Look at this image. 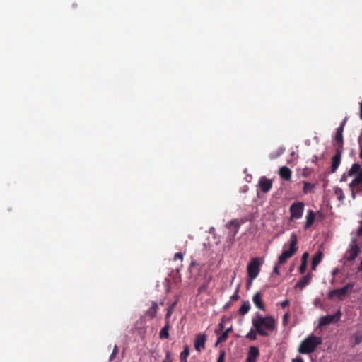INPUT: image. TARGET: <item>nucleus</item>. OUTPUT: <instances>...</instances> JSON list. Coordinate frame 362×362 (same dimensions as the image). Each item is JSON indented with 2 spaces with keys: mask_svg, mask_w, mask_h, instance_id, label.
I'll return each instance as SVG.
<instances>
[{
  "mask_svg": "<svg viewBox=\"0 0 362 362\" xmlns=\"http://www.w3.org/2000/svg\"><path fill=\"white\" fill-rule=\"evenodd\" d=\"M252 324L257 332L262 336L267 337L269 332H273L276 329V320L271 316H262L257 313L256 316L252 318Z\"/></svg>",
  "mask_w": 362,
  "mask_h": 362,
  "instance_id": "1",
  "label": "nucleus"
},
{
  "mask_svg": "<svg viewBox=\"0 0 362 362\" xmlns=\"http://www.w3.org/2000/svg\"><path fill=\"white\" fill-rule=\"evenodd\" d=\"M322 343L321 337L310 335L305 339L298 347V352L302 354L313 353L316 347Z\"/></svg>",
  "mask_w": 362,
  "mask_h": 362,
  "instance_id": "2",
  "label": "nucleus"
},
{
  "mask_svg": "<svg viewBox=\"0 0 362 362\" xmlns=\"http://www.w3.org/2000/svg\"><path fill=\"white\" fill-rule=\"evenodd\" d=\"M289 250H284L279 255L278 259V264L285 263L288 259L291 257L298 250V238L297 235L293 233L290 236Z\"/></svg>",
  "mask_w": 362,
  "mask_h": 362,
  "instance_id": "3",
  "label": "nucleus"
},
{
  "mask_svg": "<svg viewBox=\"0 0 362 362\" xmlns=\"http://www.w3.org/2000/svg\"><path fill=\"white\" fill-rule=\"evenodd\" d=\"M262 262L258 257H255L251 259L247 266V272L249 279L254 280L256 279L260 272V267Z\"/></svg>",
  "mask_w": 362,
  "mask_h": 362,
  "instance_id": "4",
  "label": "nucleus"
},
{
  "mask_svg": "<svg viewBox=\"0 0 362 362\" xmlns=\"http://www.w3.org/2000/svg\"><path fill=\"white\" fill-rule=\"evenodd\" d=\"M304 206L305 204L302 202L293 203L289 208L291 213L290 220L293 221L300 218L304 211Z\"/></svg>",
  "mask_w": 362,
  "mask_h": 362,
  "instance_id": "5",
  "label": "nucleus"
},
{
  "mask_svg": "<svg viewBox=\"0 0 362 362\" xmlns=\"http://www.w3.org/2000/svg\"><path fill=\"white\" fill-rule=\"evenodd\" d=\"M353 287H354V284L349 283L341 288L334 289V290L329 291L328 296L329 298H332L334 296H337L339 299H342L348 293L351 292Z\"/></svg>",
  "mask_w": 362,
  "mask_h": 362,
  "instance_id": "6",
  "label": "nucleus"
},
{
  "mask_svg": "<svg viewBox=\"0 0 362 362\" xmlns=\"http://www.w3.org/2000/svg\"><path fill=\"white\" fill-rule=\"evenodd\" d=\"M341 311L339 310L334 315H327L326 316H322L319 320V326H326L332 323L337 322L341 317Z\"/></svg>",
  "mask_w": 362,
  "mask_h": 362,
  "instance_id": "7",
  "label": "nucleus"
},
{
  "mask_svg": "<svg viewBox=\"0 0 362 362\" xmlns=\"http://www.w3.org/2000/svg\"><path fill=\"white\" fill-rule=\"evenodd\" d=\"M358 251L359 248L356 240H353L350 245V248L346 252L345 259L347 261H354L356 258Z\"/></svg>",
  "mask_w": 362,
  "mask_h": 362,
  "instance_id": "8",
  "label": "nucleus"
},
{
  "mask_svg": "<svg viewBox=\"0 0 362 362\" xmlns=\"http://www.w3.org/2000/svg\"><path fill=\"white\" fill-rule=\"evenodd\" d=\"M346 122V119H344L341 125L337 129L336 132L335 141L337 142V148H339L341 150L343 148V131Z\"/></svg>",
  "mask_w": 362,
  "mask_h": 362,
  "instance_id": "9",
  "label": "nucleus"
},
{
  "mask_svg": "<svg viewBox=\"0 0 362 362\" xmlns=\"http://www.w3.org/2000/svg\"><path fill=\"white\" fill-rule=\"evenodd\" d=\"M259 186L262 192L267 193L272 189V180L267 178L265 176H262L259 179Z\"/></svg>",
  "mask_w": 362,
  "mask_h": 362,
  "instance_id": "10",
  "label": "nucleus"
},
{
  "mask_svg": "<svg viewBox=\"0 0 362 362\" xmlns=\"http://www.w3.org/2000/svg\"><path fill=\"white\" fill-rule=\"evenodd\" d=\"M259 356V350L257 346H250L247 354L245 362H256Z\"/></svg>",
  "mask_w": 362,
  "mask_h": 362,
  "instance_id": "11",
  "label": "nucleus"
},
{
  "mask_svg": "<svg viewBox=\"0 0 362 362\" xmlns=\"http://www.w3.org/2000/svg\"><path fill=\"white\" fill-rule=\"evenodd\" d=\"M206 341V337L204 334H198L196 336V339L194 341V348L197 351H200L202 349H204L205 346V343Z\"/></svg>",
  "mask_w": 362,
  "mask_h": 362,
  "instance_id": "12",
  "label": "nucleus"
},
{
  "mask_svg": "<svg viewBox=\"0 0 362 362\" xmlns=\"http://www.w3.org/2000/svg\"><path fill=\"white\" fill-rule=\"evenodd\" d=\"M341 151L342 150L337 148L335 155L332 158V173H334L340 164Z\"/></svg>",
  "mask_w": 362,
  "mask_h": 362,
  "instance_id": "13",
  "label": "nucleus"
},
{
  "mask_svg": "<svg viewBox=\"0 0 362 362\" xmlns=\"http://www.w3.org/2000/svg\"><path fill=\"white\" fill-rule=\"evenodd\" d=\"M351 341L352 346L362 343V327H358L356 331L351 335Z\"/></svg>",
  "mask_w": 362,
  "mask_h": 362,
  "instance_id": "14",
  "label": "nucleus"
},
{
  "mask_svg": "<svg viewBox=\"0 0 362 362\" xmlns=\"http://www.w3.org/2000/svg\"><path fill=\"white\" fill-rule=\"evenodd\" d=\"M252 302L258 309L265 310V305L262 301V295L260 292L255 293L252 297Z\"/></svg>",
  "mask_w": 362,
  "mask_h": 362,
  "instance_id": "15",
  "label": "nucleus"
},
{
  "mask_svg": "<svg viewBox=\"0 0 362 362\" xmlns=\"http://www.w3.org/2000/svg\"><path fill=\"white\" fill-rule=\"evenodd\" d=\"M312 279V274L308 273L305 276H303L296 284V287L303 289L308 284H310Z\"/></svg>",
  "mask_w": 362,
  "mask_h": 362,
  "instance_id": "16",
  "label": "nucleus"
},
{
  "mask_svg": "<svg viewBox=\"0 0 362 362\" xmlns=\"http://www.w3.org/2000/svg\"><path fill=\"white\" fill-rule=\"evenodd\" d=\"M351 188H354L356 192L362 191V175H358L349 185Z\"/></svg>",
  "mask_w": 362,
  "mask_h": 362,
  "instance_id": "17",
  "label": "nucleus"
},
{
  "mask_svg": "<svg viewBox=\"0 0 362 362\" xmlns=\"http://www.w3.org/2000/svg\"><path fill=\"white\" fill-rule=\"evenodd\" d=\"M291 170L289 168L286 166H283L279 169V176L285 180H290L291 179Z\"/></svg>",
  "mask_w": 362,
  "mask_h": 362,
  "instance_id": "18",
  "label": "nucleus"
},
{
  "mask_svg": "<svg viewBox=\"0 0 362 362\" xmlns=\"http://www.w3.org/2000/svg\"><path fill=\"white\" fill-rule=\"evenodd\" d=\"M158 312V304L155 301H152L151 307L146 312V316H148L150 319H153L156 317Z\"/></svg>",
  "mask_w": 362,
  "mask_h": 362,
  "instance_id": "19",
  "label": "nucleus"
},
{
  "mask_svg": "<svg viewBox=\"0 0 362 362\" xmlns=\"http://www.w3.org/2000/svg\"><path fill=\"white\" fill-rule=\"evenodd\" d=\"M322 259V252H317L312 259L311 269L315 271L316 269L317 266L320 264Z\"/></svg>",
  "mask_w": 362,
  "mask_h": 362,
  "instance_id": "20",
  "label": "nucleus"
},
{
  "mask_svg": "<svg viewBox=\"0 0 362 362\" xmlns=\"http://www.w3.org/2000/svg\"><path fill=\"white\" fill-rule=\"evenodd\" d=\"M315 212L312 210H309L306 216V221L305 224V229L310 228L313 225L315 220Z\"/></svg>",
  "mask_w": 362,
  "mask_h": 362,
  "instance_id": "21",
  "label": "nucleus"
},
{
  "mask_svg": "<svg viewBox=\"0 0 362 362\" xmlns=\"http://www.w3.org/2000/svg\"><path fill=\"white\" fill-rule=\"evenodd\" d=\"M212 279V276H209V277H206L202 286L198 288V292L199 293L204 292H208L209 285Z\"/></svg>",
  "mask_w": 362,
  "mask_h": 362,
  "instance_id": "22",
  "label": "nucleus"
},
{
  "mask_svg": "<svg viewBox=\"0 0 362 362\" xmlns=\"http://www.w3.org/2000/svg\"><path fill=\"white\" fill-rule=\"evenodd\" d=\"M170 321H165V326L161 329L159 336L161 339H168L169 337Z\"/></svg>",
  "mask_w": 362,
  "mask_h": 362,
  "instance_id": "23",
  "label": "nucleus"
},
{
  "mask_svg": "<svg viewBox=\"0 0 362 362\" xmlns=\"http://www.w3.org/2000/svg\"><path fill=\"white\" fill-rule=\"evenodd\" d=\"M250 308H251L250 304L248 300L243 301L242 305L240 306V308L238 310V313L240 315H245V314H247L249 312V310H250Z\"/></svg>",
  "mask_w": 362,
  "mask_h": 362,
  "instance_id": "24",
  "label": "nucleus"
},
{
  "mask_svg": "<svg viewBox=\"0 0 362 362\" xmlns=\"http://www.w3.org/2000/svg\"><path fill=\"white\" fill-rule=\"evenodd\" d=\"M228 227L234 230L233 236H235L237 234V233L238 232V230H239V228H240L239 221L238 220H235V219L232 220L228 223Z\"/></svg>",
  "mask_w": 362,
  "mask_h": 362,
  "instance_id": "25",
  "label": "nucleus"
},
{
  "mask_svg": "<svg viewBox=\"0 0 362 362\" xmlns=\"http://www.w3.org/2000/svg\"><path fill=\"white\" fill-rule=\"evenodd\" d=\"M177 303V300H175L168 308L167 313L165 315V320L169 321L170 316L172 315L173 310Z\"/></svg>",
  "mask_w": 362,
  "mask_h": 362,
  "instance_id": "26",
  "label": "nucleus"
},
{
  "mask_svg": "<svg viewBox=\"0 0 362 362\" xmlns=\"http://www.w3.org/2000/svg\"><path fill=\"white\" fill-rule=\"evenodd\" d=\"M361 166L358 163H354L348 172V176H352L358 173H360Z\"/></svg>",
  "mask_w": 362,
  "mask_h": 362,
  "instance_id": "27",
  "label": "nucleus"
},
{
  "mask_svg": "<svg viewBox=\"0 0 362 362\" xmlns=\"http://www.w3.org/2000/svg\"><path fill=\"white\" fill-rule=\"evenodd\" d=\"M189 355V346L186 345L184 347L183 351L180 353V360L181 362H187V358Z\"/></svg>",
  "mask_w": 362,
  "mask_h": 362,
  "instance_id": "28",
  "label": "nucleus"
},
{
  "mask_svg": "<svg viewBox=\"0 0 362 362\" xmlns=\"http://www.w3.org/2000/svg\"><path fill=\"white\" fill-rule=\"evenodd\" d=\"M314 187L315 185L313 184L308 182H304L303 191L305 194H308L309 192H311Z\"/></svg>",
  "mask_w": 362,
  "mask_h": 362,
  "instance_id": "29",
  "label": "nucleus"
},
{
  "mask_svg": "<svg viewBox=\"0 0 362 362\" xmlns=\"http://www.w3.org/2000/svg\"><path fill=\"white\" fill-rule=\"evenodd\" d=\"M257 331L250 329V331L246 334L245 337L251 341L257 339Z\"/></svg>",
  "mask_w": 362,
  "mask_h": 362,
  "instance_id": "30",
  "label": "nucleus"
},
{
  "mask_svg": "<svg viewBox=\"0 0 362 362\" xmlns=\"http://www.w3.org/2000/svg\"><path fill=\"white\" fill-rule=\"evenodd\" d=\"M334 194L337 197V199L339 201H342L344 199V192H343V191H342V189L341 188L337 187L334 189Z\"/></svg>",
  "mask_w": 362,
  "mask_h": 362,
  "instance_id": "31",
  "label": "nucleus"
},
{
  "mask_svg": "<svg viewBox=\"0 0 362 362\" xmlns=\"http://www.w3.org/2000/svg\"><path fill=\"white\" fill-rule=\"evenodd\" d=\"M228 337V334H227V332H223L218 337V339H217V341H216V344H219V343H223L225 342L227 339Z\"/></svg>",
  "mask_w": 362,
  "mask_h": 362,
  "instance_id": "32",
  "label": "nucleus"
},
{
  "mask_svg": "<svg viewBox=\"0 0 362 362\" xmlns=\"http://www.w3.org/2000/svg\"><path fill=\"white\" fill-rule=\"evenodd\" d=\"M118 346L117 345H115L112 352L109 357L110 361H112L116 357L117 354H118Z\"/></svg>",
  "mask_w": 362,
  "mask_h": 362,
  "instance_id": "33",
  "label": "nucleus"
},
{
  "mask_svg": "<svg viewBox=\"0 0 362 362\" xmlns=\"http://www.w3.org/2000/svg\"><path fill=\"white\" fill-rule=\"evenodd\" d=\"M162 362H173L171 358V354L169 350L165 351V359Z\"/></svg>",
  "mask_w": 362,
  "mask_h": 362,
  "instance_id": "34",
  "label": "nucleus"
},
{
  "mask_svg": "<svg viewBox=\"0 0 362 362\" xmlns=\"http://www.w3.org/2000/svg\"><path fill=\"white\" fill-rule=\"evenodd\" d=\"M307 269V263L301 262L300 266L299 267V272L300 274H304Z\"/></svg>",
  "mask_w": 362,
  "mask_h": 362,
  "instance_id": "35",
  "label": "nucleus"
},
{
  "mask_svg": "<svg viewBox=\"0 0 362 362\" xmlns=\"http://www.w3.org/2000/svg\"><path fill=\"white\" fill-rule=\"evenodd\" d=\"M308 257H309V253L307 252H305L302 255L301 262L307 263Z\"/></svg>",
  "mask_w": 362,
  "mask_h": 362,
  "instance_id": "36",
  "label": "nucleus"
},
{
  "mask_svg": "<svg viewBox=\"0 0 362 362\" xmlns=\"http://www.w3.org/2000/svg\"><path fill=\"white\" fill-rule=\"evenodd\" d=\"M290 315H289V313L287 312L286 313L284 316H283V324L285 325L288 323V318H289Z\"/></svg>",
  "mask_w": 362,
  "mask_h": 362,
  "instance_id": "37",
  "label": "nucleus"
},
{
  "mask_svg": "<svg viewBox=\"0 0 362 362\" xmlns=\"http://www.w3.org/2000/svg\"><path fill=\"white\" fill-rule=\"evenodd\" d=\"M224 360H225V352L221 351L219 354V356H218L216 362H224Z\"/></svg>",
  "mask_w": 362,
  "mask_h": 362,
  "instance_id": "38",
  "label": "nucleus"
},
{
  "mask_svg": "<svg viewBox=\"0 0 362 362\" xmlns=\"http://www.w3.org/2000/svg\"><path fill=\"white\" fill-rule=\"evenodd\" d=\"M290 304V301L288 299H286L285 300L282 301L281 303V306L282 308H285L286 307L288 306Z\"/></svg>",
  "mask_w": 362,
  "mask_h": 362,
  "instance_id": "39",
  "label": "nucleus"
},
{
  "mask_svg": "<svg viewBox=\"0 0 362 362\" xmlns=\"http://www.w3.org/2000/svg\"><path fill=\"white\" fill-rule=\"evenodd\" d=\"M223 320H224V317H222L221 322H220L218 325L219 329L216 330V334H218L220 331H222V329H223V327H223Z\"/></svg>",
  "mask_w": 362,
  "mask_h": 362,
  "instance_id": "40",
  "label": "nucleus"
},
{
  "mask_svg": "<svg viewBox=\"0 0 362 362\" xmlns=\"http://www.w3.org/2000/svg\"><path fill=\"white\" fill-rule=\"evenodd\" d=\"M180 259V260H182L183 259V255L181 253V252H177L175 256H174V259L176 260V259Z\"/></svg>",
  "mask_w": 362,
  "mask_h": 362,
  "instance_id": "41",
  "label": "nucleus"
},
{
  "mask_svg": "<svg viewBox=\"0 0 362 362\" xmlns=\"http://www.w3.org/2000/svg\"><path fill=\"white\" fill-rule=\"evenodd\" d=\"M280 264H278V262L276 264V265L274 266V269H273V272H272V274H275L276 275H279V265Z\"/></svg>",
  "mask_w": 362,
  "mask_h": 362,
  "instance_id": "42",
  "label": "nucleus"
},
{
  "mask_svg": "<svg viewBox=\"0 0 362 362\" xmlns=\"http://www.w3.org/2000/svg\"><path fill=\"white\" fill-rule=\"evenodd\" d=\"M239 298V296L238 293V290L235 291V293L230 297V301L237 300Z\"/></svg>",
  "mask_w": 362,
  "mask_h": 362,
  "instance_id": "43",
  "label": "nucleus"
},
{
  "mask_svg": "<svg viewBox=\"0 0 362 362\" xmlns=\"http://www.w3.org/2000/svg\"><path fill=\"white\" fill-rule=\"evenodd\" d=\"M292 362H305L301 356H297L296 358H293Z\"/></svg>",
  "mask_w": 362,
  "mask_h": 362,
  "instance_id": "44",
  "label": "nucleus"
},
{
  "mask_svg": "<svg viewBox=\"0 0 362 362\" xmlns=\"http://www.w3.org/2000/svg\"><path fill=\"white\" fill-rule=\"evenodd\" d=\"M231 305H232V302L231 301H229V302L226 303L225 304V305L223 306V310H227L228 308H229L230 307Z\"/></svg>",
  "mask_w": 362,
  "mask_h": 362,
  "instance_id": "45",
  "label": "nucleus"
},
{
  "mask_svg": "<svg viewBox=\"0 0 362 362\" xmlns=\"http://www.w3.org/2000/svg\"><path fill=\"white\" fill-rule=\"evenodd\" d=\"M351 197L353 199H355L356 198V189H354V188H351Z\"/></svg>",
  "mask_w": 362,
  "mask_h": 362,
  "instance_id": "46",
  "label": "nucleus"
},
{
  "mask_svg": "<svg viewBox=\"0 0 362 362\" xmlns=\"http://www.w3.org/2000/svg\"><path fill=\"white\" fill-rule=\"evenodd\" d=\"M357 233H358V235H362V221H361V226L358 229Z\"/></svg>",
  "mask_w": 362,
  "mask_h": 362,
  "instance_id": "47",
  "label": "nucleus"
},
{
  "mask_svg": "<svg viewBox=\"0 0 362 362\" xmlns=\"http://www.w3.org/2000/svg\"><path fill=\"white\" fill-rule=\"evenodd\" d=\"M284 151V148H280L279 150H278V153H277V156H279V155H281Z\"/></svg>",
  "mask_w": 362,
  "mask_h": 362,
  "instance_id": "48",
  "label": "nucleus"
},
{
  "mask_svg": "<svg viewBox=\"0 0 362 362\" xmlns=\"http://www.w3.org/2000/svg\"><path fill=\"white\" fill-rule=\"evenodd\" d=\"M252 281L253 280H251V279H250L249 280L247 281V288L251 286Z\"/></svg>",
  "mask_w": 362,
  "mask_h": 362,
  "instance_id": "49",
  "label": "nucleus"
},
{
  "mask_svg": "<svg viewBox=\"0 0 362 362\" xmlns=\"http://www.w3.org/2000/svg\"><path fill=\"white\" fill-rule=\"evenodd\" d=\"M360 119H362V102L360 103Z\"/></svg>",
  "mask_w": 362,
  "mask_h": 362,
  "instance_id": "50",
  "label": "nucleus"
},
{
  "mask_svg": "<svg viewBox=\"0 0 362 362\" xmlns=\"http://www.w3.org/2000/svg\"><path fill=\"white\" fill-rule=\"evenodd\" d=\"M232 331H233V327H230L228 328L225 332H227V334H228Z\"/></svg>",
  "mask_w": 362,
  "mask_h": 362,
  "instance_id": "51",
  "label": "nucleus"
},
{
  "mask_svg": "<svg viewBox=\"0 0 362 362\" xmlns=\"http://www.w3.org/2000/svg\"><path fill=\"white\" fill-rule=\"evenodd\" d=\"M346 179V175L344 174L341 178V181H345Z\"/></svg>",
  "mask_w": 362,
  "mask_h": 362,
  "instance_id": "52",
  "label": "nucleus"
},
{
  "mask_svg": "<svg viewBox=\"0 0 362 362\" xmlns=\"http://www.w3.org/2000/svg\"><path fill=\"white\" fill-rule=\"evenodd\" d=\"M339 272V269H335L333 272H332V275H335L338 273Z\"/></svg>",
  "mask_w": 362,
  "mask_h": 362,
  "instance_id": "53",
  "label": "nucleus"
},
{
  "mask_svg": "<svg viewBox=\"0 0 362 362\" xmlns=\"http://www.w3.org/2000/svg\"><path fill=\"white\" fill-rule=\"evenodd\" d=\"M317 160V157L316 156H313V159H312V161L313 162H316V160Z\"/></svg>",
  "mask_w": 362,
  "mask_h": 362,
  "instance_id": "54",
  "label": "nucleus"
},
{
  "mask_svg": "<svg viewBox=\"0 0 362 362\" xmlns=\"http://www.w3.org/2000/svg\"><path fill=\"white\" fill-rule=\"evenodd\" d=\"M359 156H360V158L362 159V151L360 153Z\"/></svg>",
  "mask_w": 362,
  "mask_h": 362,
  "instance_id": "55",
  "label": "nucleus"
},
{
  "mask_svg": "<svg viewBox=\"0 0 362 362\" xmlns=\"http://www.w3.org/2000/svg\"><path fill=\"white\" fill-rule=\"evenodd\" d=\"M191 265H192H192H195V262H192L191 263Z\"/></svg>",
  "mask_w": 362,
  "mask_h": 362,
  "instance_id": "56",
  "label": "nucleus"
},
{
  "mask_svg": "<svg viewBox=\"0 0 362 362\" xmlns=\"http://www.w3.org/2000/svg\"><path fill=\"white\" fill-rule=\"evenodd\" d=\"M358 175H362V170L360 171V173H358Z\"/></svg>",
  "mask_w": 362,
  "mask_h": 362,
  "instance_id": "57",
  "label": "nucleus"
},
{
  "mask_svg": "<svg viewBox=\"0 0 362 362\" xmlns=\"http://www.w3.org/2000/svg\"><path fill=\"white\" fill-rule=\"evenodd\" d=\"M160 305H163V301H161V302L160 303Z\"/></svg>",
  "mask_w": 362,
  "mask_h": 362,
  "instance_id": "58",
  "label": "nucleus"
}]
</instances>
